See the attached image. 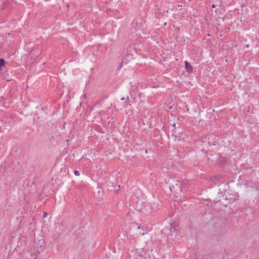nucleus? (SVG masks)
Instances as JSON below:
<instances>
[{"label":"nucleus","mask_w":259,"mask_h":259,"mask_svg":"<svg viewBox=\"0 0 259 259\" xmlns=\"http://www.w3.org/2000/svg\"><path fill=\"white\" fill-rule=\"evenodd\" d=\"M226 191H222L220 193V195L222 196V197H226L225 199H228L227 197V196L226 195Z\"/></svg>","instance_id":"0eeeda50"},{"label":"nucleus","mask_w":259,"mask_h":259,"mask_svg":"<svg viewBox=\"0 0 259 259\" xmlns=\"http://www.w3.org/2000/svg\"><path fill=\"white\" fill-rule=\"evenodd\" d=\"M169 124L170 125H172L173 127H175L176 126V124L175 123H169Z\"/></svg>","instance_id":"ddd939ff"},{"label":"nucleus","mask_w":259,"mask_h":259,"mask_svg":"<svg viewBox=\"0 0 259 259\" xmlns=\"http://www.w3.org/2000/svg\"><path fill=\"white\" fill-rule=\"evenodd\" d=\"M129 99H130L129 97H128V96H127V97H126V100L127 101H128V100H129Z\"/></svg>","instance_id":"2eb2a0df"},{"label":"nucleus","mask_w":259,"mask_h":259,"mask_svg":"<svg viewBox=\"0 0 259 259\" xmlns=\"http://www.w3.org/2000/svg\"><path fill=\"white\" fill-rule=\"evenodd\" d=\"M47 213L46 212H44L43 214H42V218H45L47 217Z\"/></svg>","instance_id":"9b49d317"},{"label":"nucleus","mask_w":259,"mask_h":259,"mask_svg":"<svg viewBox=\"0 0 259 259\" xmlns=\"http://www.w3.org/2000/svg\"><path fill=\"white\" fill-rule=\"evenodd\" d=\"M214 256H215V254L214 253H210L208 255V257H210L211 259V258H214Z\"/></svg>","instance_id":"6e6552de"},{"label":"nucleus","mask_w":259,"mask_h":259,"mask_svg":"<svg viewBox=\"0 0 259 259\" xmlns=\"http://www.w3.org/2000/svg\"><path fill=\"white\" fill-rule=\"evenodd\" d=\"M144 259H152L151 258H150V255H146L145 256V257H144Z\"/></svg>","instance_id":"f8f14e48"},{"label":"nucleus","mask_w":259,"mask_h":259,"mask_svg":"<svg viewBox=\"0 0 259 259\" xmlns=\"http://www.w3.org/2000/svg\"><path fill=\"white\" fill-rule=\"evenodd\" d=\"M74 174L76 176H78L80 175L79 172L77 170H74Z\"/></svg>","instance_id":"1a4fd4ad"},{"label":"nucleus","mask_w":259,"mask_h":259,"mask_svg":"<svg viewBox=\"0 0 259 259\" xmlns=\"http://www.w3.org/2000/svg\"><path fill=\"white\" fill-rule=\"evenodd\" d=\"M236 197H238V196H236V195H235L234 194H230L229 195L228 199H229L230 200L232 201V202H234L236 199H238V198H236Z\"/></svg>","instance_id":"20e7f679"},{"label":"nucleus","mask_w":259,"mask_h":259,"mask_svg":"<svg viewBox=\"0 0 259 259\" xmlns=\"http://www.w3.org/2000/svg\"><path fill=\"white\" fill-rule=\"evenodd\" d=\"M114 192H116V193H117V190H114Z\"/></svg>","instance_id":"aec40b11"},{"label":"nucleus","mask_w":259,"mask_h":259,"mask_svg":"<svg viewBox=\"0 0 259 259\" xmlns=\"http://www.w3.org/2000/svg\"><path fill=\"white\" fill-rule=\"evenodd\" d=\"M6 64V61L4 59H0V71L2 70V67L4 66Z\"/></svg>","instance_id":"423d86ee"},{"label":"nucleus","mask_w":259,"mask_h":259,"mask_svg":"<svg viewBox=\"0 0 259 259\" xmlns=\"http://www.w3.org/2000/svg\"><path fill=\"white\" fill-rule=\"evenodd\" d=\"M145 255L146 256V254H145ZM139 256H140L141 258H144V257H145V254H142V253H141V254H140Z\"/></svg>","instance_id":"9d476101"},{"label":"nucleus","mask_w":259,"mask_h":259,"mask_svg":"<svg viewBox=\"0 0 259 259\" xmlns=\"http://www.w3.org/2000/svg\"><path fill=\"white\" fill-rule=\"evenodd\" d=\"M9 5V2L8 1H5L3 4V6L1 8V11L4 10L7 8Z\"/></svg>","instance_id":"39448f33"},{"label":"nucleus","mask_w":259,"mask_h":259,"mask_svg":"<svg viewBox=\"0 0 259 259\" xmlns=\"http://www.w3.org/2000/svg\"><path fill=\"white\" fill-rule=\"evenodd\" d=\"M222 259H225V258L224 257H223Z\"/></svg>","instance_id":"412c9836"},{"label":"nucleus","mask_w":259,"mask_h":259,"mask_svg":"<svg viewBox=\"0 0 259 259\" xmlns=\"http://www.w3.org/2000/svg\"><path fill=\"white\" fill-rule=\"evenodd\" d=\"M215 7H216V5H215L213 4V5H212V8H215Z\"/></svg>","instance_id":"4468645a"},{"label":"nucleus","mask_w":259,"mask_h":259,"mask_svg":"<svg viewBox=\"0 0 259 259\" xmlns=\"http://www.w3.org/2000/svg\"><path fill=\"white\" fill-rule=\"evenodd\" d=\"M114 192H116V193H117V190H114Z\"/></svg>","instance_id":"a211bd4d"},{"label":"nucleus","mask_w":259,"mask_h":259,"mask_svg":"<svg viewBox=\"0 0 259 259\" xmlns=\"http://www.w3.org/2000/svg\"><path fill=\"white\" fill-rule=\"evenodd\" d=\"M38 244V245L36 247V251L38 253L39 252L41 251L43 249L44 241L43 240H39Z\"/></svg>","instance_id":"f03ea898"},{"label":"nucleus","mask_w":259,"mask_h":259,"mask_svg":"<svg viewBox=\"0 0 259 259\" xmlns=\"http://www.w3.org/2000/svg\"><path fill=\"white\" fill-rule=\"evenodd\" d=\"M225 177V175H217L216 176H212L210 178V181L212 182L215 183L218 180L221 179H223Z\"/></svg>","instance_id":"f257e3e1"},{"label":"nucleus","mask_w":259,"mask_h":259,"mask_svg":"<svg viewBox=\"0 0 259 259\" xmlns=\"http://www.w3.org/2000/svg\"><path fill=\"white\" fill-rule=\"evenodd\" d=\"M114 192H116V193H117V190H114Z\"/></svg>","instance_id":"6ab92c4d"},{"label":"nucleus","mask_w":259,"mask_h":259,"mask_svg":"<svg viewBox=\"0 0 259 259\" xmlns=\"http://www.w3.org/2000/svg\"><path fill=\"white\" fill-rule=\"evenodd\" d=\"M122 66V63H121L120 64L119 68H121Z\"/></svg>","instance_id":"f3484780"},{"label":"nucleus","mask_w":259,"mask_h":259,"mask_svg":"<svg viewBox=\"0 0 259 259\" xmlns=\"http://www.w3.org/2000/svg\"><path fill=\"white\" fill-rule=\"evenodd\" d=\"M125 100V98H123H123H121V101H123V100Z\"/></svg>","instance_id":"dca6fc26"},{"label":"nucleus","mask_w":259,"mask_h":259,"mask_svg":"<svg viewBox=\"0 0 259 259\" xmlns=\"http://www.w3.org/2000/svg\"><path fill=\"white\" fill-rule=\"evenodd\" d=\"M185 64L186 71L189 73H191L193 71L191 65L188 61H185Z\"/></svg>","instance_id":"7ed1b4c3"}]
</instances>
